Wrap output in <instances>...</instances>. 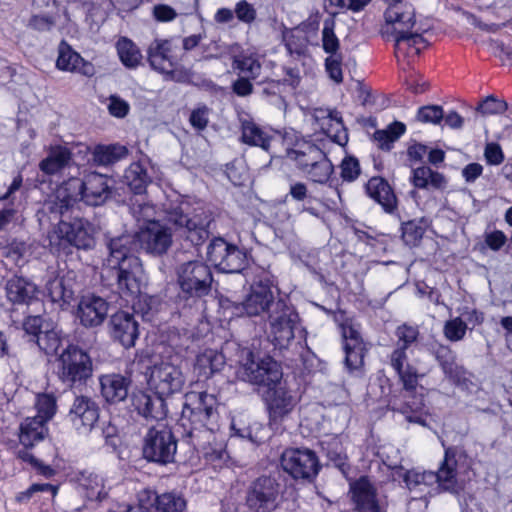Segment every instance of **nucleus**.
<instances>
[{"instance_id":"obj_1","label":"nucleus","mask_w":512,"mask_h":512,"mask_svg":"<svg viewBox=\"0 0 512 512\" xmlns=\"http://www.w3.org/2000/svg\"><path fill=\"white\" fill-rule=\"evenodd\" d=\"M167 224L150 222L136 233L139 246L152 256L167 254L173 244V232L193 246L202 245L210 235L211 214L203 208H192L187 201L163 205Z\"/></svg>"},{"instance_id":"obj_2","label":"nucleus","mask_w":512,"mask_h":512,"mask_svg":"<svg viewBox=\"0 0 512 512\" xmlns=\"http://www.w3.org/2000/svg\"><path fill=\"white\" fill-rule=\"evenodd\" d=\"M139 247L135 235L123 234L109 239L107 242L108 256L105 260L107 268L115 272L117 287L121 297L131 302L134 309L142 301H151L147 295H141L142 264L136 255Z\"/></svg>"},{"instance_id":"obj_3","label":"nucleus","mask_w":512,"mask_h":512,"mask_svg":"<svg viewBox=\"0 0 512 512\" xmlns=\"http://www.w3.org/2000/svg\"><path fill=\"white\" fill-rule=\"evenodd\" d=\"M111 180L105 175L90 172L83 179L71 177L61 183L44 204L49 214L66 216L76 211L79 201L90 206L102 205L111 195Z\"/></svg>"},{"instance_id":"obj_4","label":"nucleus","mask_w":512,"mask_h":512,"mask_svg":"<svg viewBox=\"0 0 512 512\" xmlns=\"http://www.w3.org/2000/svg\"><path fill=\"white\" fill-rule=\"evenodd\" d=\"M219 400L208 391H190L184 395L180 423L195 447L209 443L220 427Z\"/></svg>"},{"instance_id":"obj_5","label":"nucleus","mask_w":512,"mask_h":512,"mask_svg":"<svg viewBox=\"0 0 512 512\" xmlns=\"http://www.w3.org/2000/svg\"><path fill=\"white\" fill-rule=\"evenodd\" d=\"M384 18L395 36L397 51L407 50L408 55H418L426 45L422 37L425 29L417 24L413 6L406 3L401 6L387 7Z\"/></svg>"},{"instance_id":"obj_6","label":"nucleus","mask_w":512,"mask_h":512,"mask_svg":"<svg viewBox=\"0 0 512 512\" xmlns=\"http://www.w3.org/2000/svg\"><path fill=\"white\" fill-rule=\"evenodd\" d=\"M76 212L77 210L73 214L60 216L62 219L48 233V247L52 253H68L72 246L84 250L91 249L94 246L91 224L79 217Z\"/></svg>"},{"instance_id":"obj_7","label":"nucleus","mask_w":512,"mask_h":512,"mask_svg":"<svg viewBox=\"0 0 512 512\" xmlns=\"http://www.w3.org/2000/svg\"><path fill=\"white\" fill-rule=\"evenodd\" d=\"M135 362L146 368L148 386L155 394L168 397L184 387L186 379L182 368L172 360L153 362L148 351H141L136 354Z\"/></svg>"},{"instance_id":"obj_8","label":"nucleus","mask_w":512,"mask_h":512,"mask_svg":"<svg viewBox=\"0 0 512 512\" xmlns=\"http://www.w3.org/2000/svg\"><path fill=\"white\" fill-rule=\"evenodd\" d=\"M179 297L195 302L207 296L212 288L213 274L210 267L200 260L180 264L176 269Z\"/></svg>"},{"instance_id":"obj_9","label":"nucleus","mask_w":512,"mask_h":512,"mask_svg":"<svg viewBox=\"0 0 512 512\" xmlns=\"http://www.w3.org/2000/svg\"><path fill=\"white\" fill-rule=\"evenodd\" d=\"M278 288L272 273L264 268H256L250 290L242 302V308L248 316L269 313L276 303Z\"/></svg>"},{"instance_id":"obj_10","label":"nucleus","mask_w":512,"mask_h":512,"mask_svg":"<svg viewBox=\"0 0 512 512\" xmlns=\"http://www.w3.org/2000/svg\"><path fill=\"white\" fill-rule=\"evenodd\" d=\"M92 373L91 357L78 346L69 345L57 359L58 378L68 387L85 384Z\"/></svg>"},{"instance_id":"obj_11","label":"nucleus","mask_w":512,"mask_h":512,"mask_svg":"<svg viewBox=\"0 0 512 512\" xmlns=\"http://www.w3.org/2000/svg\"><path fill=\"white\" fill-rule=\"evenodd\" d=\"M397 338L394 350L389 356L390 366L405 380V384L411 386L415 382V370L417 368L408 361L407 351L417 343L420 336L419 328L415 325L402 324L395 330Z\"/></svg>"},{"instance_id":"obj_12","label":"nucleus","mask_w":512,"mask_h":512,"mask_svg":"<svg viewBox=\"0 0 512 512\" xmlns=\"http://www.w3.org/2000/svg\"><path fill=\"white\" fill-rule=\"evenodd\" d=\"M299 316L283 299H278L268 313V337L279 349L287 348L294 339Z\"/></svg>"},{"instance_id":"obj_13","label":"nucleus","mask_w":512,"mask_h":512,"mask_svg":"<svg viewBox=\"0 0 512 512\" xmlns=\"http://www.w3.org/2000/svg\"><path fill=\"white\" fill-rule=\"evenodd\" d=\"M177 451V440L172 430L164 424L151 427L143 444V456L151 462L168 464L174 461Z\"/></svg>"},{"instance_id":"obj_14","label":"nucleus","mask_w":512,"mask_h":512,"mask_svg":"<svg viewBox=\"0 0 512 512\" xmlns=\"http://www.w3.org/2000/svg\"><path fill=\"white\" fill-rule=\"evenodd\" d=\"M420 374L415 370V382L408 386L401 376H398L402 383V389L391 392L388 397V407L395 412L405 415L407 421L425 425V420L416 415L424 407L423 395L417 393Z\"/></svg>"},{"instance_id":"obj_15","label":"nucleus","mask_w":512,"mask_h":512,"mask_svg":"<svg viewBox=\"0 0 512 512\" xmlns=\"http://www.w3.org/2000/svg\"><path fill=\"white\" fill-rule=\"evenodd\" d=\"M208 260L224 273H241L247 265V253L238 246L217 237L207 247Z\"/></svg>"},{"instance_id":"obj_16","label":"nucleus","mask_w":512,"mask_h":512,"mask_svg":"<svg viewBox=\"0 0 512 512\" xmlns=\"http://www.w3.org/2000/svg\"><path fill=\"white\" fill-rule=\"evenodd\" d=\"M282 375L280 365L270 356L256 357L249 352L242 366V377L245 381L267 388L278 384Z\"/></svg>"},{"instance_id":"obj_17","label":"nucleus","mask_w":512,"mask_h":512,"mask_svg":"<svg viewBox=\"0 0 512 512\" xmlns=\"http://www.w3.org/2000/svg\"><path fill=\"white\" fill-rule=\"evenodd\" d=\"M285 472L294 479H312L320 469L316 453L307 448L285 449L280 459Z\"/></svg>"},{"instance_id":"obj_18","label":"nucleus","mask_w":512,"mask_h":512,"mask_svg":"<svg viewBox=\"0 0 512 512\" xmlns=\"http://www.w3.org/2000/svg\"><path fill=\"white\" fill-rule=\"evenodd\" d=\"M305 157H295L298 168L314 183L325 184L329 181L334 166L327 156L314 144H306L305 151H300Z\"/></svg>"},{"instance_id":"obj_19","label":"nucleus","mask_w":512,"mask_h":512,"mask_svg":"<svg viewBox=\"0 0 512 512\" xmlns=\"http://www.w3.org/2000/svg\"><path fill=\"white\" fill-rule=\"evenodd\" d=\"M279 484L270 476H261L254 480L246 493V504L255 512H271L278 503Z\"/></svg>"},{"instance_id":"obj_20","label":"nucleus","mask_w":512,"mask_h":512,"mask_svg":"<svg viewBox=\"0 0 512 512\" xmlns=\"http://www.w3.org/2000/svg\"><path fill=\"white\" fill-rule=\"evenodd\" d=\"M99 404L89 396L78 395L70 405L67 420L79 435H88L98 423Z\"/></svg>"},{"instance_id":"obj_21","label":"nucleus","mask_w":512,"mask_h":512,"mask_svg":"<svg viewBox=\"0 0 512 512\" xmlns=\"http://www.w3.org/2000/svg\"><path fill=\"white\" fill-rule=\"evenodd\" d=\"M351 500L356 512H386V503L367 477H360L350 484Z\"/></svg>"},{"instance_id":"obj_22","label":"nucleus","mask_w":512,"mask_h":512,"mask_svg":"<svg viewBox=\"0 0 512 512\" xmlns=\"http://www.w3.org/2000/svg\"><path fill=\"white\" fill-rule=\"evenodd\" d=\"M177 48L172 39H155L147 50L150 66L160 73L173 75L179 63Z\"/></svg>"},{"instance_id":"obj_23","label":"nucleus","mask_w":512,"mask_h":512,"mask_svg":"<svg viewBox=\"0 0 512 512\" xmlns=\"http://www.w3.org/2000/svg\"><path fill=\"white\" fill-rule=\"evenodd\" d=\"M263 398L269 414V420L274 423L287 416L297 403L295 396L281 384V381L275 384V386L268 387Z\"/></svg>"},{"instance_id":"obj_24","label":"nucleus","mask_w":512,"mask_h":512,"mask_svg":"<svg viewBox=\"0 0 512 512\" xmlns=\"http://www.w3.org/2000/svg\"><path fill=\"white\" fill-rule=\"evenodd\" d=\"M109 332L114 341L128 349L135 346L139 337V323L134 315L126 311L114 313L109 321Z\"/></svg>"},{"instance_id":"obj_25","label":"nucleus","mask_w":512,"mask_h":512,"mask_svg":"<svg viewBox=\"0 0 512 512\" xmlns=\"http://www.w3.org/2000/svg\"><path fill=\"white\" fill-rule=\"evenodd\" d=\"M99 385L105 402L116 405L127 399L132 379L129 375L121 373H107L99 376Z\"/></svg>"},{"instance_id":"obj_26","label":"nucleus","mask_w":512,"mask_h":512,"mask_svg":"<svg viewBox=\"0 0 512 512\" xmlns=\"http://www.w3.org/2000/svg\"><path fill=\"white\" fill-rule=\"evenodd\" d=\"M393 481L403 483V487L413 493V498H419L433 484L435 479L432 471H419L417 469H405L401 465L391 467Z\"/></svg>"},{"instance_id":"obj_27","label":"nucleus","mask_w":512,"mask_h":512,"mask_svg":"<svg viewBox=\"0 0 512 512\" xmlns=\"http://www.w3.org/2000/svg\"><path fill=\"white\" fill-rule=\"evenodd\" d=\"M109 304L96 295L83 296L78 304L77 315L85 327H96L103 323L108 314Z\"/></svg>"},{"instance_id":"obj_28","label":"nucleus","mask_w":512,"mask_h":512,"mask_svg":"<svg viewBox=\"0 0 512 512\" xmlns=\"http://www.w3.org/2000/svg\"><path fill=\"white\" fill-rule=\"evenodd\" d=\"M142 502L151 506L154 512H183L187 503L184 497L176 492L157 494L150 489H143Z\"/></svg>"},{"instance_id":"obj_29","label":"nucleus","mask_w":512,"mask_h":512,"mask_svg":"<svg viewBox=\"0 0 512 512\" xmlns=\"http://www.w3.org/2000/svg\"><path fill=\"white\" fill-rule=\"evenodd\" d=\"M366 194L381 205L382 209L388 214H394L397 210V197L389 185L382 177H372L365 185Z\"/></svg>"},{"instance_id":"obj_30","label":"nucleus","mask_w":512,"mask_h":512,"mask_svg":"<svg viewBox=\"0 0 512 512\" xmlns=\"http://www.w3.org/2000/svg\"><path fill=\"white\" fill-rule=\"evenodd\" d=\"M457 460H456V449L449 447L445 450L444 459L437 470L433 472L434 476L433 484L438 483L439 487L445 491L457 492Z\"/></svg>"},{"instance_id":"obj_31","label":"nucleus","mask_w":512,"mask_h":512,"mask_svg":"<svg viewBox=\"0 0 512 512\" xmlns=\"http://www.w3.org/2000/svg\"><path fill=\"white\" fill-rule=\"evenodd\" d=\"M273 131L261 127L252 120L241 122V141L249 146L260 147L271 154L273 147Z\"/></svg>"},{"instance_id":"obj_32","label":"nucleus","mask_w":512,"mask_h":512,"mask_svg":"<svg viewBox=\"0 0 512 512\" xmlns=\"http://www.w3.org/2000/svg\"><path fill=\"white\" fill-rule=\"evenodd\" d=\"M23 185V177L17 174L7 191L0 196V231L4 229L16 216L18 209L17 192L20 191Z\"/></svg>"},{"instance_id":"obj_33","label":"nucleus","mask_w":512,"mask_h":512,"mask_svg":"<svg viewBox=\"0 0 512 512\" xmlns=\"http://www.w3.org/2000/svg\"><path fill=\"white\" fill-rule=\"evenodd\" d=\"M7 299L13 304H29L36 296V285L23 276L14 275L5 285Z\"/></svg>"},{"instance_id":"obj_34","label":"nucleus","mask_w":512,"mask_h":512,"mask_svg":"<svg viewBox=\"0 0 512 512\" xmlns=\"http://www.w3.org/2000/svg\"><path fill=\"white\" fill-rule=\"evenodd\" d=\"M58 69L63 71L77 72L84 76H92L94 67L91 63L86 62L80 54L73 51L70 46L62 43L59 47V55L56 61Z\"/></svg>"},{"instance_id":"obj_35","label":"nucleus","mask_w":512,"mask_h":512,"mask_svg":"<svg viewBox=\"0 0 512 512\" xmlns=\"http://www.w3.org/2000/svg\"><path fill=\"white\" fill-rule=\"evenodd\" d=\"M165 396L140 393L134 400V406L138 413L147 420L160 421L166 417L167 409Z\"/></svg>"},{"instance_id":"obj_36","label":"nucleus","mask_w":512,"mask_h":512,"mask_svg":"<svg viewBox=\"0 0 512 512\" xmlns=\"http://www.w3.org/2000/svg\"><path fill=\"white\" fill-rule=\"evenodd\" d=\"M273 147L271 155L278 152V146L281 145L286 152V155L295 160V157H303L300 151H305L306 144H312L303 140L300 135L293 129L285 130L284 132L273 131Z\"/></svg>"},{"instance_id":"obj_37","label":"nucleus","mask_w":512,"mask_h":512,"mask_svg":"<svg viewBox=\"0 0 512 512\" xmlns=\"http://www.w3.org/2000/svg\"><path fill=\"white\" fill-rule=\"evenodd\" d=\"M71 162V151L67 147L57 145L50 148L47 157L40 161L39 168L47 175H54L69 167Z\"/></svg>"},{"instance_id":"obj_38","label":"nucleus","mask_w":512,"mask_h":512,"mask_svg":"<svg viewBox=\"0 0 512 512\" xmlns=\"http://www.w3.org/2000/svg\"><path fill=\"white\" fill-rule=\"evenodd\" d=\"M77 481L89 500L101 502L108 496L104 478L98 473L82 471L79 473Z\"/></svg>"},{"instance_id":"obj_39","label":"nucleus","mask_w":512,"mask_h":512,"mask_svg":"<svg viewBox=\"0 0 512 512\" xmlns=\"http://www.w3.org/2000/svg\"><path fill=\"white\" fill-rule=\"evenodd\" d=\"M410 180L415 188L424 190H442L447 184L445 176L429 166L412 169Z\"/></svg>"},{"instance_id":"obj_40","label":"nucleus","mask_w":512,"mask_h":512,"mask_svg":"<svg viewBox=\"0 0 512 512\" xmlns=\"http://www.w3.org/2000/svg\"><path fill=\"white\" fill-rule=\"evenodd\" d=\"M435 358L438 361L444 375L454 383H459L465 378V369L456 362V354L449 346L439 345L435 349Z\"/></svg>"},{"instance_id":"obj_41","label":"nucleus","mask_w":512,"mask_h":512,"mask_svg":"<svg viewBox=\"0 0 512 512\" xmlns=\"http://www.w3.org/2000/svg\"><path fill=\"white\" fill-rule=\"evenodd\" d=\"M319 445L321 451L335 467L342 472L349 468L347 454L339 436L326 435L319 441Z\"/></svg>"},{"instance_id":"obj_42","label":"nucleus","mask_w":512,"mask_h":512,"mask_svg":"<svg viewBox=\"0 0 512 512\" xmlns=\"http://www.w3.org/2000/svg\"><path fill=\"white\" fill-rule=\"evenodd\" d=\"M46 420L38 417H29L20 426L19 440L25 447H32L35 443L42 441L48 433Z\"/></svg>"},{"instance_id":"obj_43","label":"nucleus","mask_w":512,"mask_h":512,"mask_svg":"<svg viewBox=\"0 0 512 512\" xmlns=\"http://www.w3.org/2000/svg\"><path fill=\"white\" fill-rule=\"evenodd\" d=\"M123 182L134 194L141 195L146 191L147 185L151 183V177L142 163L133 162L124 172Z\"/></svg>"},{"instance_id":"obj_44","label":"nucleus","mask_w":512,"mask_h":512,"mask_svg":"<svg viewBox=\"0 0 512 512\" xmlns=\"http://www.w3.org/2000/svg\"><path fill=\"white\" fill-rule=\"evenodd\" d=\"M225 365V357L215 350H206L197 356L195 370L200 376L206 378L222 370Z\"/></svg>"},{"instance_id":"obj_45","label":"nucleus","mask_w":512,"mask_h":512,"mask_svg":"<svg viewBox=\"0 0 512 512\" xmlns=\"http://www.w3.org/2000/svg\"><path fill=\"white\" fill-rule=\"evenodd\" d=\"M128 154V149L120 144L97 145L95 146L92 158L93 161L102 166L114 164Z\"/></svg>"},{"instance_id":"obj_46","label":"nucleus","mask_w":512,"mask_h":512,"mask_svg":"<svg viewBox=\"0 0 512 512\" xmlns=\"http://www.w3.org/2000/svg\"><path fill=\"white\" fill-rule=\"evenodd\" d=\"M48 297L54 303H69L74 295L70 281L64 277H53L49 279L45 286Z\"/></svg>"},{"instance_id":"obj_47","label":"nucleus","mask_w":512,"mask_h":512,"mask_svg":"<svg viewBox=\"0 0 512 512\" xmlns=\"http://www.w3.org/2000/svg\"><path fill=\"white\" fill-rule=\"evenodd\" d=\"M405 131L406 126L404 123L394 121L388 125L386 129L375 131L373 137L380 149L389 151L393 147V143L397 141Z\"/></svg>"},{"instance_id":"obj_48","label":"nucleus","mask_w":512,"mask_h":512,"mask_svg":"<svg viewBox=\"0 0 512 512\" xmlns=\"http://www.w3.org/2000/svg\"><path fill=\"white\" fill-rule=\"evenodd\" d=\"M121 62L128 68L137 67L142 59L139 48L128 38L122 37L116 44Z\"/></svg>"},{"instance_id":"obj_49","label":"nucleus","mask_w":512,"mask_h":512,"mask_svg":"<svg viewBox=\"0 0 512 512\" xmlns=\"http://www.w3.org/2000/svg\"><path fill=\"white\" fill-rule=\"evenodd\" d=\"M233 68L239 71L243 77L256 79L262 70L259 60L252 55H242L234 58Z\"/></svg>"},{"instance_id":"obj_50","label":"nucleus","mask_w":512,"mask_h":512,"mask_svg":"<svg viewBox=\"0 0 512 512\" xmlns=\"http://www.w3.org/2000/svg\"><path fill=\"white\" fill-rule=\"evenodd\" d=\"M36 417L49 421L57 410V400L53 393H38L35 396Z\"/></svg>"},{"instance_id":"obj_51","label":"nucleus","mask_w":512,"mask_h":512,"mask_svg":"<svg viewBox=\"0 0 512 512\" xmlns=\"http://www.w3.org/2000/svg\"><path fill=\"white\" fill-rule=\"evenodd\" d=\"M104 4V0L83 1L82 8L85 12L86 21L90 24L96 25L103 23L108 16V12L104 7Z\"/></svg>"},{"instance_id":"obj_52","label":"nucleus","mask_w":512,"mask_h":512,"mask_svg":"<svg viewBox=\"0 0 512 512\" xmlns=\"http://www.w3.org/2000/svg\"><path fill=\"white\" fill-rule=\"evenodd\" d=\"M130 213L136 221H143L144 225L149 224L150 222H159V220L155 219V206L144 200L136 199L135 201H132L130 205Z\"/></svg>"},{"instance_id":"obj_53","label":"nucleus","mask_w":512,"mask_h":512,"mask_svg":"<svg viewBox=\"0 0 512 512\" xmlns=\"http://www.w3.org/2000/svg\"><path fill=\"white\" fill-rule=\"evenodd\" d=\"M402 239L406 245L416 246L425 233L422 220H410L401 225Z\"/></svg>"},{"instance_id":"obj_54","label":"nucleus","mask_w":512,"mask_h":512,"mask_svg":"<svg viewBox=\"0 0 512 512\" xmlns=\"http://www.w3.org/2000/svg\"><path fill=\"white\" fill-rule=\"evenodd\" d=\"M335 21L333 18H327L324 20L322 29V47L323 50L330 54L335 55L339 49L340 43L335 32Z\"/></svg>"},{"instance_id":"obj_55","label":"nucleus","mask_w":512,"mask_h":512,"mask_svg":"<svg viewBox=\"0 0 512 512\" xmlns=\"http://www.w3.org/2000/svg\"><path fill=\"white\" fill-rule=\"evenodd\" d=\"M35 341L38 347L47 355L55 354L61 345L60 335L54 329L43 331Z\"/></svg>"},{"instance_id":"obj_56","label":"nucleus","mask_w":512,"mask_h":512,"mask_svg":"<svg viewBox=\"0 0 512 512\" xmlns=\"http://www.w3.org/2000/svg\"><path fill=\"white\" fill-rule=\"evenodd\" d=\"M345 366L350 372L360 371L364 362V345H344Z\"/></svg>"},{"instance_id":"obj_57","label":"nucleus","mask_w":512,"mask_h":512,"mask_svg":"<svg viewBox=\"0 0 512 512\" xmlns=\"http://www.w3.org/2000/svg\"><path fill=\"white\" fill-rule=\"evenodd\" d=\"M467 331V323L461 317H455L445 322L443 334L451 342L464 339Z\"/></svg>"},{"instance_id":"obj_58","label":"nucleus","mask_w":512,"mask_h":512,"mask_svg":"<svg viewBox=\"0 0 512 512\" xmlns=\"http://www.w3.org/2000/svg\"><path fill=\"white\" fill-rule=\"evenodd\" d=\"M444 118V112L439 105H426L418 109L416 114L417 121L424 124L437 125Z\"/></svg>"},{"instance_id":"obj_59","label":"nucleus","mask_w":512,"mask_h":512,"mask_svg":"<svg viewBox=\"0 0 512 512\" xmlns=\"http://www.w3.org/2000/svg\"><path fill=\"white\" fill-rule=\"evenodd\" d=\"M507 103L493 96L486 97L477 106V111L483 115L501 114L507 110Z\"/></svg>"},{"instance_id":"obj_60","label":"nucleus","mask_w":512,"mask_h":512,"mask_svg":"<svg viewBox=\"0 0 512 512\" xmlns=\"http://www.w3.org/2000/svg\"><path fill=\"white\" fill-rule=\"evenodd\" d=\"M341 177L343 181L353 182L360 175V164L357 158L353 156L345 157L340 165Z\"/></svg>"},{"instance_id":"obj_61","label":"nucleus","mask_w":512,"mask_h":512,"mask_svg":"<svg viewBox=\"0 0 512 512\" xmlns=\"http://www.w3.org/2000/svg\"><path fill=\"white\" fill-rule=\"evenodd\" d=\"M234 13L237 19L245 24L253 23L257 16L254 6L246 0H240L236 3Z\"/></svg>"},{"instance_id":"obj_62","label":"nucleus","mask_w":512,"mask_h":512,"mask_svg":"<svg viewBox=\"0 0 512 512\" xmlns=\"http://www.w3.org/2000/svg\"><path fill=\"white\" fill-rule=\"evenodd\" d=\"M109 113L116 118H124L130 110V105L127 101L117 95H111L108 103Z\"/></svg>"},{"instance_id":"obj_63","label":"nucleus","mask_w":512,"mask_h":512,"mask_svg":"<svg viewBox=\"0 0 512 512\" xmlns=\"http://www.w3.org/2000/svg\"><path fill=\"white\" fill-rule=\"evenodd\" d=\"M210 109L206 105L197 107L191 112L190 124L197 130H204L209 123Z\"/></svg>"},{"instance_id":"obj_64","label":"nucleus","mask_w":512,"mask_h":512,"mask_svg":"<svg viewBox=\"0 0 512 512\" xmlns=\"http://www.w3.org/2000/svg\"><path fill=\"white\" fill-rule=\"evenodd\" d=\"M484 158L489 165L497 166L504 161L503 151L498 143H487L484 149Z\"/></svg>"}]
</instances>
